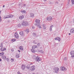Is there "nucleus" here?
<instances>
[{"mask_svg": "<svg viewBox=\"0 0 74 74\" xmlns=\"http://www.w3.org/2000/svg\"><path fill=\"white\" fill-rule=\"evenodd\" d=\"M70 54L71 55V56H71V57H72V58H74V51H71L70 52Z\"/></svg>", "mask_w": 74, "mask_h": 74, "instance_id": "6", "label": "nucleus"}, {"mask_svg": "<svg viewBox=\"0 0 74 74\" xmlns=\"http://www.w3.org/2000/svg\"><path fill=\"white\" fill-rule=\"evenodd\" d=\"M21 24L23 26H28L29 25V23L27 22L23 21Z\"/></svg>", "mask_w": 74, "mask_h": 74, "instance_id": "2", "label": "nucleus"}, {"mask_svg": "<svg viewBox=\"0 0 74 74\" xmlns=\"http://www.w3.org/2000/svg\"><path fill=\"white\" fill-rule=\"evenodd\" d=\"M20 74H21L20 73Z\"/></svg>", "mask_w": 74, "mask_h": 74, "instance_id": "53", "label": "nucleus"}, {"mask_svg": "<svg viewBox=\"0 0 74 74\" xmlns=\"http://www.w3.org/2000/svg\"><path fill=\"white\" fill-rule=\"evenodd\" d=\"M45 1H47V0H44Z\"/></svg>", "mask_w": 74, "mask_h": 74, "instance_id": "50", "label": "nucleus"}, {"mask_svg": "<svg viewBox=\"0 0 74 74\" xmlns=\"http://www.w3.org/2000/svg\"><path fill=\"white\" fill-rule=\"evenodd\" d=\"M5 7V5H3V7L4 8Z\"/></svg>", "mask_w": 74, "mask_h": 74, "instance_id": "45", "label": "nucleus"}, {"mask_svg": "<svg viewBox=\"0 0 74 74\" xmlns=\"http://www.w3.org/2000/svg\"><path fill=\"white\" fill-rule=\"evenodd\" d=\"M69 35H71V34H70V33H69Z\"/></svg>", "mask_w": 74, "mask_h": 74, "instance_id": "46", "label": "nucleus"}, {"mask_svg": "<svg viewBox=\"0 0 74 74\" xmlns=\"http://www.w3.org/2000/svg\"><path fill=\"white\" fill-rule=\"evenodd\" d=\"M19 34L20 35H21V36H22V37H23V36H24V35H25V34L23 31L20 32L19 33Z\"/></svg>", "mask_w": 74, "mask_h": 74, "instance_id": "10", "label": "nucleus"}, {"mask_svg": "<svg viewBox=\"0 0 74 74\" xmlns=\"http://www.w3.org/2000/svg\"><path fill=\"white\" fill-rule=\"evenodd\" d=\"M31 51L32 52H33V53H35V50L34 49H31Z\"/></svg>", "mask_w": 74, "mask_h": 74, "instance_id": "24", "label": "nucleus"}, {"mask_svg": "<svg viewBox=\"0 0 74 74\" xmlns=\"http://www.w3.org/2000/svg\"><path fill=\"white\" fill-rule=\"evenodd\" d=\"M42 26L43 27V29L44 30L46 29V28L45 27V25H43Z\"/></svg>", "mask_w": 74, "mask_h": 74, "instance_id": "26", "label": "nucleus"}, {"mask_svg": "<svg viewBox=\"0 0 74 74\" xmlns=\"http://www.w3.org/2000/svg\"><path fill=\"white\" fill-rule=\"evenodd\" d=\"M39 43H38V44H37V45H39Z\"/></svg>", "mask_w": 74, "mask_h": 74, "instance_id": "47", "label": "nucleus"}, {"mask_svg": "<svg viewBox=\"0 0 74 74\" xmlns=\"http://www.w3.org/2000/svg\"><path fill=\"white\" fill-rule=\"evenodd\" d=\"M0 47L1 48H3V43H1L0 45Z\"/></svg>", "mask_w": 74, "mask_h": 74, "instance_id": "32", "label": "nucleus"}, {"mask_svg": "<svg viewBox=\"0 0 74 74\" xmlns=\"http://www.w3.org/2000/svg\"><path fill=\"white\" fill-rule=\"evenodd\" d=\"M9 15V18H12V16H13L12 15L10 14Z\"/></svg>", "mask_w": 74, "mask_h": 74, "instance_id": "35", "label": "nucleus"}, {"mask_svg": "<svg viewBox=\"0 0 74 74\" xmlns=\"http://www.w3.org/2000/svg\"><path fill=\"white\" fill-rule=\"evenodd\" d=\"M0 50L1 52H3V51H6V48L4 47H1Z\"/></svg>", "mask_w": 74, "mask_h": 74, "instance_id": "9", "label": "nucleus"}, {"mask_svg": "<svg viewBox=\"0 0 74 74\" xmlns=\"http://www.w3.org/2000/svg\"><path fill=\"white\" fill-rule=\"evenodd\" d=\"M14 59H12V58H11V61L12 62H14Z\"/></svg>", "mask_w": 74, "mask_h": 74, "instance_id": "36", "label": "nucleus"}, {"mask_svg": "<svg viewBox=\"0 0 74 74\" xmlns=\"http://www.w3.org/2000/svg\"><path fill=\"white\" fill-rule=\"evenodd\" d=\"M54 70L55 73H58L59 71V68L58 67L54 68Z\"/></svg>", "mask_w": 74, "mask_h": 74, "instance_id": "7", "label": "nucleus"}, {"mask_svg": "<svg viewBox=\"0 0 74 74\" xmlns=\"http://www.w3.org/2000/svg\"><path fill=\"white\" fill-rule=\"evenodd\" d=\"M30 15L31 18H33V17L34 16V15L33 13H31Z\"/></svg>", "mask_w": 74, "mask_h": 74, "instance_id": "22", "label": "nucleus"}, {"mask_svg": "<svg viewBox=\"0 0 74 74\" xmlns=\"http://www.w3.org/2000/svg\"><path fill=\"white\" fill-rule=\"evenodd\" d=\"M24 18H25V17L24 16L22 15L21 16H20L19 17V19H20L21 20H22V19H23Z\"/></svg>", "mask_w": 74, "mask_h": 74, "instance_id": "15", "label": "nucleus"}, {"mask_svg": "<svg viewBox=\"0 0 74 74\" xmlns=\"http://www.w3.org/2000/svg\"><path fill=\"white\" fill-rule=\"evenodd\" d=\"M23 6H24V7H25V6H26V5L24 4L23 5Z\"/></svg>", "mask_w": 74, "mask_h": 74, "instance_id": "43", "label": "nucleus"}, {"mask_svg": "<svg viewBox=\"0 0 74 74\" xmlns=\"http://www.w3.org/2000/svg\"><path fill=\"white\" fill-rule=\"evenodd\" d=\"M4 55V53H0V56H3Z\"/></svg>", "mask_w": 74, "mask_h": 74, "instance_id": "28", "label": "nucleus"}, {"mask_svg": "<svg viewBox=\"0 0 74 74\" xmlns=\"http://www.w3.org/2000/svg\"><path fill=\"white\" fill-rule=\"evenodd\" d=\"M35 67V66H34L33 65V66H32L30 67V70H31V71H34L35 69H34Z\"/></svg>", "mask_w": 74, "mask_h": 74, "instance_id": "5", "label": "nucleus"}, {"mask_svg": "<svg viewBox=\"0 0 74 74\" xmlns=\"http://www.w3.org/2000/svg\"><path fill=\"white\" fill-rule=\"evenodd\" d=\"M21 3H19L18 4V6H21Z\"/></svg>", "mask_w": 74, "mask_h": 74, "instance_id": "40", "label": "nucleus"}, {"mask_svg": "<svg viewBox=\"0 0 74 74\" xmlns=\"http://www.w3.org/2000/svg\"><path fill=\"white\" fill-rule=\"evenodd\" d=\"M45 19H46L47 21H51L52 20V17L50 16L48 17H46Z\"/></svg>", "mask_w": 74, "mask_h": 74, "instance_id": "3", "label": "nucleus"}, {"mask_svg": "<svg viewBox=\"0 0 74 74\" xmlns=\"http://www.w3.org/2000/svg\"><path fill=\"white\" fill-rule=\"evenodd\" d=\"M64 69H65L64 67H62V71H64Z\"/></svg>", "mask_w": 74, "mask_h": 74, "instance_id": "38", "label": "nucleus"}, {"mask_svg": "<svg viewBox=\"0 0 74 74\" xmlns=\"http://www.w3.org/2000/svg\"><path fill=\"white\" fill-rule=\"evenodd\" d=\"M26 68L27 69H29L30 67V65H27L26 66Z\"/></svg>", "mask_w": 74, "mask_h": 74, "instance_id": "25", "label": "nucleus"}, {"mask_svg": "<svg viewBox=\"0 0 74 74\" xmlns=\"http://www.w3.org/2000/svg\"><path fill=\"white\" fill-rule=\"evenodd\" d=\"M32 49H34L35 50H36V48H37V46L36 45H34L32 47Z\"/></svg>", "mask_w": 74, "mask_h": 74, "instance_id": "13", "label": "nucleus"}, {"mask_svg": "<svg viewBox=\"0 0 74 74\" xmlns=\"http://www.w3.org/2000/svg\"><path fill=\"white\" fill-rule=\"evenodd\" d=\"M67 60V58L66 57H65L64 58V60Z\"/></svg>", "mask_w": 74, "mask_h": 74, "instance_id": "39", "label": "nucleus"}, {"mask_svg": "<svg viewBox=\"0 0 74 74\" xmlns=\"http://www.w3.org/2000/svg\"><path fill=\"white\" fill-rule=\"evenodd\" d=\"M70 33H74V29H72L70 30Z\"/></svg>", "mask_w": 74, "mask_h": 74, "instance_id": "19", "label": "nucleus"}, {"mask_svg": "<svg viewBox=\"0 0 74 74\" xmlns=\"http://www.w3.org/2000/svg\"><path fill=\"white\" fill-rule=\"evenodd\" d=\"M1 58H0V61H1Z\"/></svg>", "mask_w": 74, "mask_h": 74, "instance_id": "48", "label": "nucleus"}, {"mask_svg": "<svg viewBox=\"0 0 74 74\" xmlns=\"http://www.w3.org/2000/svg\"><path fill=\"white\" fill-rule=\"evenodd\" d=\"M33 36H34V37H36V34H35V33H33Z\"/></svg>", "mask_w": 74, "mask_h": 74, "instance_id": "29", "label": "nucleus"}, {"mask_svg": "<svg viewBox=\"0 0 74 74\" xmlns=\"http://www.w3.org/2000/svg\"><path fill=\"white\" fill-rule=\"evenodd\" d=\"M32 58L36 62H41V59L39 57V56H37L36 55H34L33 56Z\"/></svg>", "mask_w": 74, "mask_h": 74, "instance_id": "1", "label": "nucleus"}, {"mask_svg": "<svg viewBox=\"0 0 74 74\" xmlns=\"http://www.w3.org/2000/svg\"><path fill=\"white\" fill-rule=\"evenodd\" d=\"M1 58L3 59H6V56L5 55H3L2 56Z\"/></svg>", "mask_w": 74, "mask_h": 74, "instance_id": "17", "label": "nucleus"}, {"mask_svg": "<svg viewBox=\"0 0 74 74\" xmlns=\"http://www.w3.org/2000/svg\"><path fill=\"white\" fill-rule=\"evenodd\" d=\"M40 52L41 53H44V51L42 50H41Z\"/></svg>", "mask_w": 74, "mask_h": 74, "instance_id": "30", "label": "nucleus"}, {"mask_svg": "<svg viewBox=\"0 0 74 74\" xmlns=\"http://www.w3.org/2000/svg\"><path fill=\"white\" fill-rule=\"evenodd\" d=\"M7 61H8V60H9V59H8V58H7Z\"/></svg>", "mask_w": 74, "mask_h": 74, "instance_id": "44", "label": "nucleus"}, {"mask_svg": "<svg viewBox=\"0 0 74 74\" xmlns=\"http://www.w3.org/2000/svg\"><path fill=\"white\" fill-rule=\"evenodd\" d=\"M25 67L26 66H25L24 65H22L21 66V68L22 70H24Z\"/></svg>", "mask_w": 74, "mask_h": 74, "instance_id": "21", "label": "nucleus"}, {"mask_svg": "<svg viewBox=\"0 0 74 74\" xmlns=\"http://www.w3.org/2000/svg\"><path fill=\"white\" fill-rule=\"evenodd\" d=\"M53 27V25H52L50 26L49 27V30L51 32V31H52V28Z\"/></svg>", "mask_w": 74, "mask_h": 74, "instance_id": "12", "label": "nucleus"}, {"mask_svg": "<svg viewBox=\"0 0 74 74\" xmlns=\"http://www.w3.org/2000/svg\"><path fill=\"white\" fill-rule=\"evenodd\" d=\"M12 40L14 42V41H15V39H13Z\"/></svg>", "mask_w": 74, "mask_h": 74, "instance_id": "41", "label": "nucleus"}, {"mask_svg": "<svg viewBox=\"0 0 74 74\" xmlns=\"http://www.w3.org/2000/svg\"><path fill=\"white\" fill-rule=\"evenodd\" d=\"M32 29H34L35 27L34 26H32Z\"/></svg>", "mask_w": 74, "mask_h": 74, "instance_id": "37", "label": "nucleus"}, {"mask_svg": "<svg viewBox=\"0 0 74 74\" xmlns=\"http://www.w3.org/2000/svg\"><path fill=\"white\" fill-rule=\"evenodd\" d=\"M69 4V3H68V4Z\"/></svg>", "mask_w": 74, "mask_h": 74, "instance_id": "51", "label": "nucleus"}, {"mask_svg": "<svg viewBox=\"0 0 74 74\" xmlns=\"http://www.w3.org/2000/svg\"><path fill=\"white\" fill-rule=\"evenodd\" d=\"M17 26L18 27H20L21 26V25L20 24H18Z\"/></svg>", "mask_w": 74, "mask_h": 74, "instance_id": "33", "label": "nucleus"}, {"mask_svg": "<svg viewBox=\"0 0 74 74\" xmlns=\"http://www.w3.org/2000/svg\"><path fill=\"white\" fill-rule=\"evenodd\" d=\"M54 40H58V41H59V42H60V40H61V39L59 37H57L55 38Z\"/></svg>", "mask_w": 74, "mask_h": 74, "instance_id": "11", "label": "nucleus"}, {"mask_svg": "<svg viewBox=\"0 0 74 74\" xmlns=\"http://www.w3.org/2000/svg\"><path fill=\"white\" fill-rule=\"evenodd\" d=\"M25 32L27 34L29 32V30L28 29H27L26 30H25Z\"/></svg>", "mask_w": 74, "mask_h": 74, "instance_id": "23", "label": "nucleus"}, {"mask_svg": "<svg viewBox=\"0 0 74 74\" xmlns=\"http://www.w3.org/2000/svg\"><path fill=\"white\" fill-rule=\"evenodd\" d=\"M72 4H74V0H72Z\"/></svg>", "mask_w": 74, "mask_h": 74, "instance_id": "34", "label": "nucleus"}, {"mask_svg": "<svg viewBox=\"0 0 74 74\" xmlns=\"http://www.w3.org/2000/svg\"><path fill=\"white\" fill-rule=\"evenodd\" d=\"M36 25L38 26V27L39 28V29H41V25H40V24H36Z\"/></svg>", "mask_w": 74, "mask_h": 74, "instance_id": "16", "label": "nucleus"}, {"mask_svg": "<svg viewBox=\"0 0 74 74\" xmlns=\"http://www.w3.org/2000/svg\"><path fill=\"white\" fill-rule=\"evenodd\" d=\"M21 12L22 14H26L27 13L26 11L24 10H22Z\"/></svg>", "mask_w": 74, "mask_h": 74, "instance_id": "18", "label": "nucleus"}, {"mask_svg": "<svg viewBox=\"0 0 74 74\" xmlns=\"http://www.w3.org/2000/svg\"><path fill=\"white\" fill-rule=\"evenodd\" d=\"M17 73L18 74H21V73H20V72H18V73Z\"/></svg>", "mask_w": 74, "mask_h": 74, "instance_id": "42", "label": "nucleus"}, {"mask_svg": "<svg viewBox=\"0 0 74 74\" xmlns=\"http://www.w3.org/2000/svg\"><path fill=\"white\" fill-rule=\"evenodd\" d=\"M19 49L21 51H23V49L22 48V46H19Z\"/></svg>", "mask_w": 74, "mask_h": 74, "instance_id": "20", "label": "nucleus"}, {"mask_svg": "<svg viewBox=\"0 0 74 74\" xmlns=\"http://www.w3.org/2000/svg\"><path fill=\"white\" fill-rule=\"evenodd\" d=\"M16 57L17 58H18L19 57V54H18L16 55Z\"/></svg>", "mask_w": 74, "mask_h": 74, "instance_id": "31", "label": "nucleus"}, {"mask_svg": "<svg viewBox=\"0 0 74 74\" xmlns=\"http://www.w3.org/2000/svg\"><path fill=\"white\" fill-rule=\"evenodd\" d=\"M35 22L36 23V24H35V25L40 24V20L38 19H36L35 20Z\"/></svg>", "mask_w": 74, "mask_h": 74, "instance_id": "4", "label": "nucleus"}, {"mask_svg": "<svg viewBox=\"0 0 74 74\" xmlns=\"http://www.w3.org/2000/svg\"><path fill=\"white\" fill-rule=\"evenodd\" d=\"M10 15H6L4 17L5 19H7V18H10Z\"/></svg>", "mask_w": 74, "mask_h": 74, "instance_id": "14", "label": "nucleus"}, {"mask_svg": "<svg viewBox=\"0 0 74 74\" xmlns=\"http://www.w3.org/2000/svg\"><path fill=\"white\" fill-rule=\"evenodd\" d=\"M18 52H20V51H19V50H18Z\"/></svg>", "mask_w": 74, "mask_h": 74, "instance_id": "49", "label": "nucleus"}, {"mask_svg": "<svg viewBox=\"0 0 74 74\" xmlns=\"http://www.w3.org/2000/svg\"><path fill=\"white\" fill-rule=\"evenodd\" d=\"M68 3L67 4V5H68Z\"/></svg>", "mask_w": 74, "mask_h": 74, "instance_id": "52", "label": "nucleus"}, {"mask_svg": "<svg viewBox=\"0 0 74 74\" xmlns=\"http://www.w3.org/2000/svg\"><path fill=\"white\" fill-rule=\"evenodd\" d=\"M14 36L16 38H19V35H18V34L17 32H15L14 34Z\"/></svg>", "mask_w": 74, "mask_h": 74, "instance_id": "8", "label": "nucleus"}, {"mask_svg": "<svg viewBox=\"0 0 74 74\" xmlns=\"http://www.w3.org/2000/svg\"><path fill=\"white\" fill-rule=\"evenodd\" d=\"M36 41L37 40H34L33 41V43H34V44H37Z\"/></svg>", "mask_w": 74, "mask_h": 74, "instance_id": "27", "label": "nucleus"}]
</instances>
